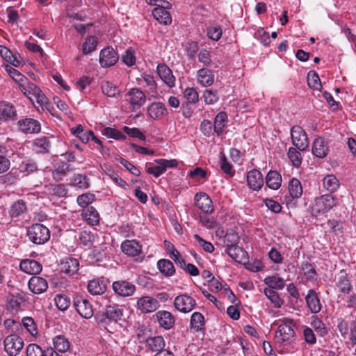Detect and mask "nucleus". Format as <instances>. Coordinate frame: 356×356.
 <instances>
[{"label": "nucleus", "instance_id": "obj_1", "mask_svg": "<svg viewBox=\"0 0 356 356\" xmlns=\"http://www.w3.org/2000/svg\"><path fill=\"white\" fill-rule=\"evenodd\" d=\"M29 240L34 244L42 245L50 238V232L44 225L36 223L27 229L26 234Z\"/></svg>", "mask_w": 356, "mask_h": 356}, {"label": "nucleus", "instance_id": "obj_2", "mask_svg": "<svg viewBox=\"0 0 356 356\" xmlns=\"http://www.w3.org/2000/svg\"><path fill=\"white\" fill-rule=\"evenodd\" d=\"M337 204L336 200L331 194L323 195L315 199V202L312 207L314 216H318L330 210Z\"/></svg>", "mask_w": 356, "mask_h": 356}, {"label": "nucleus", "instance_id": "obj_3", "mask_svg": "<svg viewBox=\"0 0 356 356\" xmlns=\"http://www.w3.org/2000/svg\"><path fill=\"white\" fill-rule=\"evenodd\" d=\"M292 144L299 151H305L309 147V139L305 131L300 126H293L291 128Z\"/></svg>", "mask_w": 356, "mask_h": 356}, {"label": "nucleus", "instance_id": "obj_4", "mask_svg": "<svg viewBox=\"0 0 356 356\" xmlns=\"http://www.w3.org/2000/svg\"><path fill=\"white\" fill-rule=\"evenodd\" d=\"M291 324V320H286L279 325L275 337L276 341L280 344L289 343L294 339L295 332Z\"/></svg>", "mask_w": 356, "mask_h": 356}, {"label": "nucleus", "instance_id": "obj_5", "mask_svg": "<svg viewBox=\"0 0 356 356\" xmlns=\"http://www.w3.org/2000/svg\"><path fill=\"white\" fill-rule=\"evenodd\" d=\"M22 91L32 102H36L41 105L47 103V99L42 91L33 83H28L26 86H23Z\"/></svg>", "mask_w": 356, "mask_h": 356}, {"label": "nucleus", "instance_id": "obj_6", "mask_svg": "<svg viewBox=\"0 0 356 356\" xmlns=\"http://www.w3.org/2000/svg\"><path fill=\"white\" fill-rule=\"evenodd\" d=\"M24 346L22 338L17 334L8 335L4 340V348L10 356L17 355Z\"/></svg>", "mask_w": 356, "mask_h": 356}, {"label": "nucleus", "instance_id": "obj_7", "mask_svg": "<svg viewBox=\"0 0 356 356\" xmlns=\"http://www.w3.org/2000/svg\"><path fill=\"white\" fill-rule=\"evenodd\" d=\"M174 305L178 311L188 313L195 308L196 301L193 298L187 294H181L175 298Z\"/></svg>", "mask_w": 356, "mask_h": 356}, {"label": "nucleus", "instance_id": "obj_8", "mask_svg": "<svg viewBox=\"0 0 356 356\" xmlns=\"http://www.w3.org/2000/svg\"><path fill=\"white\" fill-rule=\"evenodd\" d=\"M74 307L79 314L85 318H90L93 315L91 304L83 296H76L74 298Z\"/></svg>", "mask_w": 356, "mask_h": 356}, {"label": "nucleus", "instance_id": "obj_9", "mask_svg": "<svg viewBox=\"0 0 356 356\" xmlns=\"http://www.w3.org/2000/svg\"><path fill=\"white\" fill-rule=\"evenodd\" d=\"M112 289L116 295L122 297L131 296L136 291L134 284L122 280L113 282Z\"/></svg>", "mask_w": 356, "mask_h": 356}, {"label": "nucleus", "instance_id": "obj_10", "mask_svg": "<svg viewBox=\"0 0 356 356\" xmlns=\"http://www.w3.org/2000/svg\"><path fill=\"white\" fill-rule=\"evenodd\" d=\"M195 204L203 213H211L213 210V205L210 197L205 193H197L194 197Z\"/></svg>", "mask_w": 356, "mask_h": 356}, {"label": "nucleus", "instance_id": "obj_11", "mask_svg": "<svg viewBox=\"0 0 356 356\" xmlns=\"http://www.w3.org/2000/svg\"><path fill=\"white\" fill-rule=\"evenodd\" d=\"M155 161L157 165L148 168L147 172L154 175L156 177L162 175L168 168H173L177 165V161L175 159H159Z\"/></svg>", "mask_w": 356, "mask_h": 356}, {"label": "nucleus", "instance_id": "obj_12", "mask_svg": "<svg viewBox=\"0 0 356 356\" xmlns=\"http://www.w3.org/2000/svg\"><path fill=\"white\" fill-rule=\"evenodd\" d=\"M118 60V55L112 47L103 49L99 54V63L103 67H108L115 65Z\"/></svg>", "mask_w": 356, "mask_h": 356}, {"label": "nucleus", "instance_id": "obj_13", "mask_svg": "<svg viewBox=\"0 0 356 356\" xmlns=\"http://www.w3.org/2000/svg\"><path fill=\"white\" fill-rule=\"evenodd\" d=\"M335 286L339 291L343 294H349L353 289L348 274L343 270L339 271L334 278Z\"/></svg>", "mask_w": 356, "mask_h": 356}, {"label": "nucleus", "instance_id": "obj_14", "mask_svg": "<svg viewBox=\"0 0 356 356\" xmlns=\"http://www.w3.org/2000/svg\"><path fill=\"white\" fill-rule=\"evenodd\" d=\"M19 129L24 134H36L40 131V122L33 118H24L17 122Z\"/></svg>", "mask_w": 356, "mask_h": 356}, {"label": "nucleus", "instance_id": "obj_15", "mask_svg": "<svg viewBox=\"0 0 356 356\" xmlns=\"http://www.w3.org/2000/svg\"><path fill=\"white\" fill-rule=\"evenodd\" d=\"M171 8L170 3H164V6H161V8H155L152 10V15L154 19L160 24L164 25H169L172 22V17L167 9Z\"/></svg>", "mask_w": 356, "mask_h": 356}, {"label": "nucleus", "instance_id": "obj_16", "mask_svg": "<svg viewBox=\"0 0 356 356\" xmlns=\"http://www.w3.org/2000/svg\"><path fill=\"white\" fill-rule=\"evenodd\" d=\"M17 119L15 107L10 103L3 102L0 103V122L15 121Z\"/></svg>", "mask_w": 356, "mask_h": 356}, {"label": "nucleus", "instance_id": "obj_17", "mask_svg": "<svg viewBox=\"0 0 356 356\" xmlns=\"http://www.w3.org/2000/svg\"><path fill=\"white\" fill-rule=\"evenodd\" d=\"M134 111L139 109L146 102L145 94L138 88H132L127 94Z\"/></svg>", "mask_w": 356, "mask_h": 356}, {"label": "nucleus", "instance_id": "obj_18", "mask_svg": "<svg viewBox=\"0 0 356 356\" xmlns=\"http://www.w3.org/2000/svg\"><path fill=\"white\" fill-rule=\"evenodd\" d=\"M154 318L159 323V326L165 330H170L173 327L175 322L174 316L170 312L165 310L157 312Z\"/></svg>", "mask_w": 356, "mask_h": 356}, {"label": "nucleus", "instance_id": "obj_19", "mask_svg": "<svg viewBox=\"0 0 356 356\" xmlns=\"http://www.w3.org/2000/svg\"><path fill=\"white\" fill-rule=\"evenodd\" d=\"M138 309L143 313H150L154 312L159 307L158 300L150 296H143L137 301Z\"/></svg>", "mask_w": 356, "mask_h": 356}, {"label": "nucleus", "instance_id": "obj_20", "mask_svg": "<svg viewBox=\"0 0 356 356\" xmlns=\"http://www.w3.org/2000/svg\"><path fill=\"white\" fill-rule=\"evenodd\" d=\"M247 182L249 188L253 191H259L264 185V177L258 170H252L247 174Z\"/></svg>", "mask_w": 356, "mask_h": 356}, {"label": "nucleus", "instance_id": "obj_21", "mask_svg": "<svg viewBox=\"0 0 356 356\" xmlns=\"http://www.w3.org/2000/svg\"><path fill=\"white\" fill-rule=\"evenodd\" d=\"M156 72L161 79L170 88L175 86V77L172 70L165 64H159Z\"/></svg>", "mask_w": 356, "mask_h": 356}, {"label": "nucleus", "instance_id": "obj_22", "mask_svg": "<svg viewBox=\"0 0 356 356\" xmlns=\"http://www.w3.org/2000/svg\"><path fill=\"white\" fill-rule=\"evenodd\" d=\"M145 346L148 351L158 353L165 349V342L162 336L149 337L145 341Z\"/></svg>", "mask_w": 356, "mask_h": 356}, {"label": "nucleus", "instance_id": "obj_23", "mask_svg": "<svg viewBox=\"0 0 356 356\" xmlns=\"http://www.w3.org/2000/svg\"><path fill=\"white\" fill-rule=\"evenodd\" d=\"M28 286L29 290L35 294L44 293L48 288V284L45 279L33 276L29 281Z\"/></svg>", "mask_w": 356, "mask_h": 356}, {"label": "nucleus", "instance_id": "obj_24", "mask_svg": "<svg viewBox=\"0 0 356 356\" xmlns=\"http://www.w3.org/2000/svg\"><path fill=\"white\" fill-rule=\"evenodd\" d=\"M312 154L318 158L325 157L329 152L327 143L323 137L316 138L312 145Z\"/></svg>", "mask_w": 356, "mask_h": 356}, {"label": "nucleus", "instance_id": "obj_25", "mask_svg": "<svg viewBox=\"0 0 356 356\" xmlns=\"http://www.w3.org/2000/svg\"><path fill=\"white\" fill-rule=\"evenodd\" d=\"M307 305L313 314L320 312L322 305L317 293L314 289H310L305 297Z\"/></svg>", "mask_w": 356, "mask_h": 356}, {"label": "nucleus", "instance_id": "obj_26", "mask_svg": "<svg viewBox=\"0 0 356 356\" xmlns=\"http://www.w3.org/2000/svg\"><path fill=\"white\" fill-rule=\"evenodd\" d=\"M121 249L130 257H136L141 253V246L136 240H125L121 244Z\"/></svg>", "mask_w": 356, "mask_h": 356}, {"label": "nucleus", "instance_id": "obj_27", "mask_svg": "<svg viewBox=\"0 0 356 356\" xmlns=\"http://www.w3.org/2000/svg\"><path fill=\"white\" fill-rule=\"evenodd\" d=\"M20 269L29 275L39 274L42 270V265L35 260L26 259L20 262Z\"/></svg>", "mask_w": 356, "mask_h": 356}, {"label": "nucleus", "instance_id": "obj_28", "mask_svg": "<svg viewBox=\"0 0 356 356\" xmlns=\"http://www.w3.org/2000/svg\"><path fill=\"white\" fill-rule=\"evenodd\" d=\"M122 316V310L118 305H108L105 308V311L102 314L101 321L106 319L117 322L120 320Z\"/></svg>", "mask_w": 356, "mask_h": 356}, {"label": "nucleus", "instance_id": "obj_29", "mask_svg": "<svg viewBox=\"0 0 356 356\" xmlns=\"http://www.w3.org/2000/svg\"><path fill=\"white\" fill-rule=\"evenodd\" d=\"M148 114L154 120H159L163 116L168 114L164 104L161 102H154L148 106Z\"/></svg>", "mask_w": 356, "mask_h": 356}, {"label": "nucleus", "instance_id": "obj_30", "mask_svg": "<svg viewBox=\"0 0 356 356\" xmlns=\"http://www.w3.org/2000/svg\"><path fill=\"white\" fill-rule=\"evenodd\" d=\"M33 150L37 154H47L49 152L51 143L48 137H40L33 141Z\"/></svg>", "mask_w": 356, "mask_h": 356}, {"label": "nucleus", "instance_id": "obj_31", "mask_svg": "<svg viewBox=\"0 0 356 356\" xmlns=\"http://www.w3.org/2000/svg\"><path fill=\"white\" fill-rule=\"evenodd\" d=\"M79 263L76 259L67 257L60 264V270L66 274H74L79 269Z\"/></svg>", "mask_w": 356, "mask_h": 356}, {"label": "nucleus", "instance_id": "obj_32", "mask_svg": "<svg viewBox=\"0 0 356 356\" xmlns=\"http://www.w3.org/2000/svg\"><path fill=\"white\" fill-rule=\"evenodd\" d=\"M226 252L236 262L242 263L248 259L247 252L238 245L226 248Z\"/></svg>", "mask_w": 356, "mask_h": 356}, {"label": "nucleus", "instance_id": "obj_33", "mask_svg": "<svg viewBox=\"0 0 356 356\" xmlns=\"http://www.w3.org/2000/svg\"><path fill=\"white\" fill-rule=\"evenodd\" d=\"M214 74L211 70L202 68L197 71V81L204 87L209 86L214 82Z\"/></svg>", "mask_w": 356, "mask_h": 356}, {"label": "nucleus", "instance_id": "obj_34", "mask_svg": "<svg viewBox=\"0 0 356 356\" xmlns=\"http://www.w3.org/2000/svg\"><path fill=\"white\" fill-rule=\"evenodd\" d=\"M19 174L23 173L25 176L32 174L38 170L37 163L31 159L23 160L17 168Z\"/></svg>", "mask_w": 356, "mask_h": 356}, {"label": "nucleus", "instance_id": "obj_35", "mask_svg": "<svg viewBox=\"0 0 356 356\" xmlns=\"http://www.w3.org/2000/svg\"><path fill=\"white\" fill-rule=\"evenodd\" d=\"M88 290L92 295H102L106 291V284L104 280L94 279L89 281Z\"/></svg>", "mask_w": 356, "mask_h": 356}, {"label": "nucleus", "instance_id": "obj_36", "mask_svg": "<svg viewBox=\"0 0 356 356\" xmlns=\"http://www.w3.org/2000/svg\"><path fill=\"white\" fill-rule=\"evenodd\" d=\"M46 193L51 196L64 197L67 193V190L63 184H50L44 186Z\"/></svg>", "mask_w": 356, "mask_h": 356}, {"label": "nucleus", "instance_id": "obj_37", "mask_svg": "<svg viewBox=\"0 0 356 356\" xmlns=\"http://www.w3.org/2000/svg\"><path fill=\"white\" fill-rule=\"evenodd\" d=\"M266 184L271 189H278L282 184V177L277 171H270L266 177Z\"/></svg>", "mask_w": 356, "mask_h": 356}, {"label": "nucleus", "instance_id": "obj_38", "mask_svg": "<svg viewBox=\"0 0 356 356\" xmlns=\"http://www.w3.org/2000/svg\"><path fill=\"white\" fill-rule=\"evenodd\" d=\"M0 56L7 63L12 64L15 67H18L21 64L20 60L13 54L11 51L6 46L0 45Z\"/></svg>", "mask_w": 356, "mask_h": 356}, {"label": "nucleus", "instance_id": "obj_39", "mask_svg": "<svg viewBox=\"0 0 356 356\" xmlns=\"http://www.w3.org/2000/svg\"><path fill=\"white\" fill-rule=\"evenodd\" d=\"M323 188L330 193L336 191L339 187V181L335 175L329 174L323 179Z\"/></svg>", "mask_w": 356, "mask_h": 356}, {"label": "nucleus", "instance_id": "obj_40", "mask_svg": "<svg viewBox=\"0 0 356 356\" xmlns=\"http://www.w3.org/2000/svg\"><path fill=\"white\" fill-rule=\"evenodd\" d=\"M82 215L88 223L91 225H97L99 221V213L93 207H88L84 209Z\"/></svg>", "mask_w": 356, "mask_h": 356}, {"label": "nucleus", "instance_id": "obj_41", "mask_svg": "<svg viewBox=\"0 0 356 356\" xmlns=\"http://www.w3.org/2000/svg\"><path fill=\"white\" fill-rule=\"evenodd\" d=\"M157 266L160 272L166 277H170L175 273L173 264L168 259H160L157 262Z\"/></svg>", "mask_w": 356, "mask_h": 356}, {"label": "nucleus", "instance_id": "obj_42", "mask_svg": "<svg viewBox=\"0 0 356 356\" xmlns=\"http://www.w3.org/2000/svg\"><path fill=\"white\" fill-rule=\"evenodd\" d=\"M54 347L60 353L67 352L70 347L68 339L63 335L56 336L53 339Z\"/></svg>", "mask_w": 356, "mask_h": 356}, {"label": "nucleus", "instance_id": "obj_43", "mask_svg": "<svg viewBox=\"0 0 356 356\" xmlns=\"http://www.w3.org/2000/svg\"><path fill=\"white\" fill-rule=\"evenodd\" d=\"M69 170L70 165L65 162H60L52 170V177L56 181H61Z\"/></svg>", "mask_w": 356, "mask_h": 356}, {"label": "nucleus", "instance_id": "obj_44", "mask_svg": "<svg viewBox=\"0 0 356 356\" xmlns=\"http://www.w3.org/2000/svg\"><path fill=\"white\" fill-rule=\"evenodd\" d=\"M191 327L196 332L204 328V317L200 312H194L191 317Z\"/></svg>", "mask_w": 356, "mask_h": 356}, {"label": "nucleus", "instance_id": "obj_45", "mask_svg": "<svg viewBox=\"0 0 356 356\" xmlns=\"http://www.w3.org/2000/svg\"><path fill=\"white\" fill-rule=\"evenodd\" d=\"M264 282L270 289L282 290L285 286L283 278L275 275L266 277Z\"/></svg>", "mask_w": 356, "mask_h": 356}, {"label": "nucleus", "instance_id": "obj_46", "mask_svg": "<svg viewBox=\"0 0 356 356\" xmlns=\"http://www.w3.org/2000/svg\"><path fill=\"white\" fill-rule=\"evenodd\" d=\"M227 121V116L225 113L220 112L216 115L214 119V131L218 136H220L222 134Z\"/></svg>", "mask_w": 356, "mask_h": 356}, {"label": "nucleus", "instance_id": "obj_47", "mask_svg": "<svg viewBox=\"0 0 356 356\" xmlns=\"http://www.w3.org/2000/svg\"><path fill=\"white\" fill-rule=\"evenodd\" d=\"M289 192L292 198H298L302 194V188L300 181L293 178L289 184Z\"/></svg>", "mask_w": 356, "mask_h": 356}, {"label": "nucleus", "instance_id": "obj_48", "mask_svg": "<svg viewBox=\"0 0 356 356\" xmlns=\"http://www.w3.org/2000/svg\"><path fill=\"white\" fill-rule=\"evenodd\" d=\"M19 177V172L17 169L13 168L9 172L1 176V179L2 183L6 185H13L17 183Z\"/></svg>", "mask_w": 356, "mask_h": 356}, {"label": "nucleus", "instance_id": "obj_49", "mask_svg": "<svg viewBox=\"0 0 356 356\" xmlns=\"http://www.w3.org/2000/svg\"><path fill=\"white\" fill-rule=\"evenodd\" d=\"M296 147H291L288 150V157L293 165L296 168L300 166L302 163V155Z\"/></svg>", "mask_w": 356, "mask_h": 356}, {"label": "nucleus", "instance_id": "obj_50", "mask_svg": "<svg viewBox=\"0 0 356 356\" xmlns=\"http://www.w3.org/2000/svg\"><path fill=\"white\" fill-rule=\"evenodd\" d=\"M101 132L104 136L115 140H123L127 138L122 131L112 127H104Z\"/></svg>", "mask_w": 356, "mask_h": 356}, {"label": "nucleus", "instance_id": "obj_51", "mask_svg": "<svg viewBox=\"0 0 356 356\" xmlns=\"http://www.w3.org/2000/svg\"><path fill=\"white\" fill-rule=\"evenodd\" d=\"M26 210V204L23 200H17L11 206L9 213L11 217H18Z\"/></svg>", "mask_w": 356, "mask_h": 356}, {"label": "nucleus", "instance_id": "obj_52", "mask_svg": "<svg viewBox=\"0 0 356 356\" xmlns=\"http://www.w3.org/2000/svg\"><path fill=\"white\" fill-rule=\"evenodd\" d=\"M102 90L104 95L110 97H115L120 93V90L116 86L108 81L102 82Z\"/></svg>", "mask_w": 356, "mask_h": 356}, {"label": "nucleus", "instance_id": "obj_53", "mask_svg": "<svg viewBox=\"0 0 356 356\" xmlns=\"http://www.w3.org/2000/svg\"><path fill=\"white\" fill-rule=\"evenodd\" d=\"M307 83L309 88L316 90H321L322 85L316 72L310 71L308 73Z\"/></svg>", "mask_w": 356, "mask_h": 356}, {"label": "nucleus", "instance_id": "obj_54", "mask_svg": "<svg viewBox=\"0 0 356 356\" xmlns=\"http://www.w3.org/2000/svg\"><path fill=\"white\" fill-rule=\"evenodd\" d=\"M54 301L57 308L60 311L67 309L71 303L70 298L64 294H57Z\"/></svg>", "mask_w": 356, "mask_h": 356}, {"label": "nucleus", "instance_id": "obj_55", "mask_svg": "<svg viewBox=\"0 0 356 356\" xmlns=\"http://www.w3.org/2000/svg\"><path fill=\"white\" fill-rule=\"evenodd\" d=\"M71 184L74 186L83 189L88 188L90 186L88 177L81 174L75 175L72 180Z\"/></svg>", "mask_w": 356, "mask_h": 356}, {"label": "nucleus", "instance_id": "obj_56", "mask_svg": "<svg viewBox=\"0 0 356 356\" xmlns=\"http://www.w3.org/2000/svg\"><path fill=\"white\" fill-rule=\"evenodd\" d=\"M97 40L95 37L90 36L87 38L83 44V52L85 54L91 53L96 49Z\"/></svg>", "mask_w": 356, "mask_h": 356}, {"label": "nucleus", "instance_id": "obj_57", "mask_svg": "<svg viewBox=\"0 0 356 356\" xmlns=\"http://www.w3.org/2000/svg\"><path fill=\"white\" fill-rule=\"evenodd\" d=\"M264 294L275 305L276 307H280L283 300L280 298L279 294L270 289H265Z\"/></svg>", "mask_w": 356, "mask_h": 356}, {"label": "nucleus", "instance_id": "obj_58", "mask_svg": "<svg viewBox=\"0 0 356 356\" xmlns=\"http://www.w3.org/2000/svg\"><path fill=\"white\" fill-rule=\"evenodd\" d=\"M203 98L207 104H214L219 99L217 90L211 89H207L204 91Z\"/></svg>", "mask_w": 356, "mask_h": 356}, {"label": "nucleus", "instance_id": "obj_59", "mask_svg": "<svg viewBox=\"0 0 356 356\" xmlns=\"http://www.w3.org/2000/svg\"><path fill=\"white\" fill-rule=\"evenodd\" d=\"M220 167L222 172L229 176L234 175V170H232V165L228 162L225 154L220 153Z\"/></svg>", "mask_w": 356, "mask_h": 356}, {"label": "nucleus", "instance_id": "obj_60", "mask_svg": "<svg viewBox=\"0 0 356 356\" xmlns=\"http://www.w3.org/2000/svg\"><path fill=\"white\" fill-rule=\"evenodd\" d=\"M94 200L95 195L92 193H87L79 195L77 197L76 202L80 207L86 209L94 201Z\"/></svg>", "mask_w": 356, "mask_h": 356}, {"label": "nucleus", "instance_id": "obj_61", "mask_svg": "<svg viewBox=\"0 0 356 356\" xmlns=\"http://www.w3.org/2000/svg\"><path fill=\"white\" fill-rule=\"evenodd\" d=\"M207 36L214 41H218L222 36V31L220 26H213L207 28Z\"/></svg>", "mask_w": 356, "mask_h": 356}, {"label": "nucleus", "instance_id": "obj_62", "mask_svg": "<svg viewBox=\"0 0 356 356\" xmlns=\"http://www.w3.org/2000/svg\"><path fill=\"white\" fill-rule=\"evenodd\" d=\"M4 69L9 76L16 82H20L25 78L24 76L21 74L18 70H15L13 67L6 64L4 66Z\"/></svg>", "mask_w": 356, "mask_h": 356}, {"label": "nucleus", "instance_id": "obj_63", "mask_svg": "<svg viewBox=\"0 0 356 356\" xmlns=\"http://www.w3.org/2000/svg\"><path fill=\"white\" fill-rule=\"evenodd\" d=\"M24 327L33 336L37 334V328L33 319L31 317H24L22 320Z\"/></svg>", "mask_w": 356, "mask_h": 356}, {"label": "nucleus", "instance_id": "obj_64", "mask_svg": "<svg viewBox=\"0 0 356 356\" xmlns=\"http://www.w3.org/2000/svg\"><path fill=\"white\" fill-rule=\"evenodd\" d=\"M27 356H45V350H43L38 345L29 344L26 348Z\"/></svg>", "mask_w": 356, "mask_h": 356}]
</instances>
